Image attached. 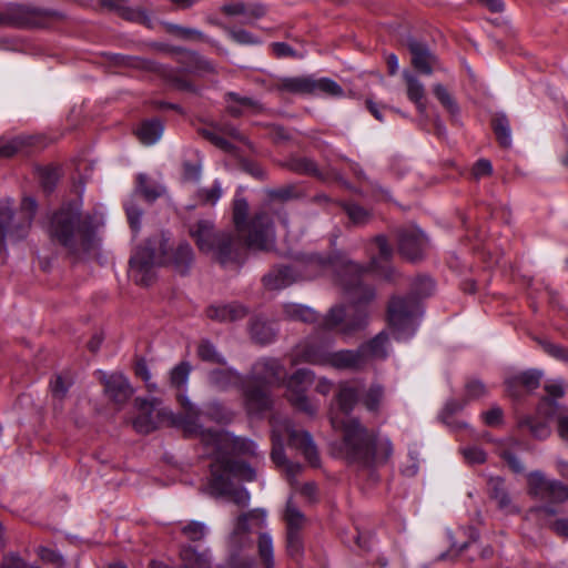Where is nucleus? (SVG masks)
I'll use <instances>...</instances> for the list:
<instances>
[{"label": "nucleus", "mask_w": 568, "mask_h": 568, "mask_svg": "<svg viewBox=\"0 0 568 568\" xmlns=\"http://www.w3.org/2000/svg\"><path fill=\"white\" fill-rule=\"evenodd\" d=\"M222 187L219 181H215L212 187L200 191V197L210 204H215L222 196Z\"/></svg>", "instance_id": "nucleus-53"}, {"label": "nucleus", "mask_w": 568, "mask_h": 568, "mask_svg": "<svg viewBox=\"0 0 568 568\" xmlns=\"http://www.w3.org/2000/svg\"><path fill=\"white\" fill-rule=\"evenodd\" d=\"M545 389L548 394V397L544 398L540 402V404L538 406V412H539V414H541L546 417H551L557 412L556 398H559L565 394L562 382L554 381V382L547 383L545 385Z\"/></svg>", "instance_id": "nucleus-28"}, {"label": "nucleus", "mask_w": 568, "mask_h": 568, "mask_svg": "<svg viewBox=\"0 0 568 568\" xmlns=\"http://www.w3.org/2000/svg\"><path fill=\"white\" fill-rule=\"evenodd\" d=\"M24 144V141L21 138H16L13 140L3 142L0 144V156L10 158L17 152H19Z\"/></svg>", "instance_id": "nucleus-56"}, {"label": "nucleus", "mask_w": 568, "mask_h": 568, "mask_svg": "<svg viewBox=\"0 0 568 568\" xmlns=\"http://www.w3.org/2000/svg\"><path fill=\"white\" fill-rule=\"evenodd\" d=\"M287 551L291 556H298L302 551V538L297 531L286 532Z\"/></svg>", "instance_id": "nucleus-57"}, {"label": "nucleus", "mask_w": 568, "mask_h": 568, "mask_svg": "<svg viewBox=\"0 0 568 568\" xmlns=\"http://www.w3.org/2000/svg\"><path fill=\"white\" fill-rule=\"evenodd\" d=\"M135 373L140 378H142L145 382L146 387L150 390L156 389V385L151 382V374L149 372L146 364L143 361L136 363Z\"/></svg>", "instance_id": "nucleus-60"}, {"label": "nucleus", "mask_w": 568, "mask_h": 568, "mask_svg": "<svg viewBox=\"0 0 568 568\" xmlns=\"http://www.w3.org/2000/svg\"><path fill=\"white\" fill-rule=\"evenodd\" d=\"M202 165L200 162H185L183 164V178L185 181L196 183L201 178Z\"/></svg>", "instance_id": "nucleus-55"}, {"label": "nucleus", "mask_w": 568, "mask_h": 568, "mask_svg": "<svg viewBox=\"0 0 568 568\" xmlns=\"http://www.w3.org/2000/svg\"><path fill=\"white\" fill-rule=\"evenodd\" d=\"M179 402L183 408L182 415H174L161 406L158 398L136 399L138 415L133 420V427L138 433L149 434L160 424L169 422L181 427L186 435L199 436L207 457L213 458L211 464V479L209 490L215 496H230L239 506H247L250 494L245 488H233L232 478L253 481L256 471L250 465L235 460L234 457L250 456L262 459L263 455L257 445L246 438L235 437L232 434L211 429H203L197 423L200 410L191 403L186 395H179Z\"/></svg>", "instance_id": "nucleus-1"}, {"label": "nucleus", "mask_w": 568, "mask_h": 568, "mask_svg": "<svg viewBox=\"0 0 568 568\" xmlns=\"http://www.w3.org/2000/svg\"><path fill=\"white\" fill-rule=\"evenodd\" d=\"M136 191H139L148 201L155 200L162 192L159 186L148 185V178L144 174H139L136 176Z\"/></svg>", "instance_id": "nucleus-45"}, {"label": "nucleus", "mask_w": 568, "mask_h": 568, "mask_svg": "<svg viewBox=\"0 0 568 568\" xmlns=\"http://www.w3.org/2000/svg\"><path fill=\"white\" fill-rule=\"evenodd\" d=\"M102 378L106 395L115 403H123L132 395V388L123 374L102 373Z\"/></svg>", "instance_id": "nucleus-19"}, {"label": "nucleus", "mask_w": 568, "mask_h": 568, "mask_svg": "<svg viewBox=\"0 0 568 568\" xmlns=\"http://www.w3.org/2000/svg\"><path fill=\"white\" fill-rule=\"evenodd\" d=\"M169 237L158 234L140 246L130 258V277L139 285L148 286L155 277V268L172 263L180 273H185L193 262V250L187 243L180 244L169 254Z\"/></svg>", "instance_id": "nucleus-7"}, {"label": "nucleus", "mask_w": 568, "mask_h": 568, "mask_svg": "<svg viewBox=\"0 0 568 568\" xmlns=\"http://www.w3.org/2000/svg\"><path fill=\"white\" fill-rule=\"evenodd\" d=\"M361 400L369 413L374 415L379 414L387 403L384 386L378 383H372L366 389H364Z\"/></svg>", "instance_id": "nucleus-26"}, {"label": "nucleus", "mask_w": 568, "mask_h": 568, "mask_svg": "<svg viewBox=\"0 0 568 568\" xmlns=\"http://www.w3.org/2000/svg\"><path fill=\"white\" fill-rule=\"evenodd\" d=\"M408 49L412 54V63L416 70L424 74H432L437 63L436 57L429 51L425 43L415 39H408Z\"/></svg>", "instance_id": "nucleus-18"}, {"label": "nucleus", "mask_w": 568, "mask_h": 568, "mask_svg": "<svg viewBox=\"0 0 568 568\" xmlns=\"http://www.w3.org/2000/svg\"><path fill=\"white\" fill-rule=\"evenodd\" d=\"M344 209L352 223L356 225L365 224L369 220L368 211L355 203H347Z\"/></svg>", "instance_id": "nucleus-44"}, {"label": "nucleus", "mask_w": 568, "mask_h": 568, "mask_svg": "<svg viewBox=\"0 0 568 568\" xmlns=\"http://www.w3.org/2000/svg\"><path fill=\"white\" fill-rule=\"evenodd\" d=\"M0 568H40L28 564L18 554L11 552L2 558Z\"/></svg>", "instance_id": "nucleus-51"}, {"label": "nucleus", "mask_w": 568, "mask_h": 568, "mask_svg": "<svg viewBox=\"0 0 568 568\" xmlns=\"http://www.w3.org/2000/svg\"><path fill=\"white\" fill-rule=\"evenodd\" d=\"M529 493L540 500L564 503L568 500V486L558 480H550L541 471L528 475Z\"/></svg>", "instance_id": "nucleus-13"}, {"label": "nucleus", "mask_w": 568, "mask_h": 568, "mask_svg": "<svg viewBox=\"0 0 568 568\" xmlns=\"http://www.w3.org/2000/svg\"><path fill=\"white\" fill-rule=\"evenodd\" d=\"M281 89L291 93L313 94L314 77L286 78L281 82Z\"/></svg>", "instance_id": "nucleus-32"}, {"label": "nucleus", "mask_w": 568, "mask_h": 568, "mask_svg": "<svg viewBox=\"0 0 568 568\" xmlns=\"http://www.w3.org/2000/svg\"><path fill=\"white\" fill-rule=\"evenodd\" d=\"M191 371L192 367L190 363L181 362L180 364H178L170 372L171 385L176 388L186 386Z\"/></svg>", "instance_id": "nucleus-39"}, {"label": "nucleus", "mask_w": 568, "mask_h": 568, "mask_svg": "<svg viewBox=\"0 0 568 568\" xmlns=\"http://www.w3.org/2000/svg\"><path fill=\"white\" fill-rule=\"evenodd\" d=\"M531 434L539 439H545L550 434V428L545 422L531 423L530 424Z\"/></svg>", "instance_id": "nucleus-63"}, {"label": "nucleus", "mask_w": 568, "mask_h": 568, "mask_svg": "<svg viewBox=\"0 0 568 568\" xmlns=\"http://www.w3.org/2000/svg\"><path fill=\"white\" fill-rule=\"evenodd\" d=\"M313 94H325L338 98L344 95V91L339 84L328 78H314Z\"/></svg>", "instance_id": "nucleus-38"}, {"label": "nucleus", "mask_w": 568, "mask_h": 568, "mask_svg": "<svg viewBox=\"0 0 568 568\" xmlns=\"http://www.w3.org/2000/svg\"><path fill=\"white\" fill-rule=\"evenodd\" d=\"M190 235L202 253L212 254L222 264L233 258V241L231 236L223 232H216L212 221H196L190 226Z\"/></svg>", "instance_id": "nucleus-11"}, {"label": "nucleus", "mask_w": 568, "mask_h": 568, "mask_svg": "<svg viewBox=\"0 0 568 568\" xmlns=\"http://www.w3.org/2000/svg\"><path fill=\"white\" fill-rule=\"evenodd\" d=\"M494 132L498 139V142L504 148L511 145V130L509 121L505 114H498L493 120Z\"/></svg>", "instance_id": "nucleus-36"}, {"label": "nucleus", "mask_w": 568, "mask_h": 568, "mask_svg": "<svg viewBox=\"0 0 568 568\" xmlns=\"http://www.w3.org/2000/svg\"><path fill=\"white\" fill-rule=\"evenodd\" d=\"M250 331L252 337L262 344L270 343L275 335L272 326L261 318H255L251 322Z\"/></svg>", "instance_id": "nucleus-37"}, {"label": "nucleus", "mask_w": 568, "mask_h": 568, "mask_svg": "<svg viewBox=\"0 0 568 568\" xmlns=\"http://www.w3.org/2000/svg\"><path fill=\"white\" fill-rule=\"evenodd\" d=\"M284 314L291 320H300L310 323L320 321V316L314 310L301 304L291 303L284 305Z\"/></svg>", "instance_id": "nucleus-35"}, {"label": "nucleus", "mask_w": 568, "mask_h": 568, "mask_svg": "<svg viewBox=\"0 0 568 568\" xmlns=\"http://www.w3.org/2000/svg\"><path fill=\"white\" fill-rule=\"evenodd\" d=\"M286 523L287 531H297L300 532L305 525V516L298 509V507L294 504L293 498L290 497L286 503V508L283 516Z\"/></svg>", "instance_id": "nucleus-33"}, {"label": "nucleus", "mask_w": 568, "mask_h": 568, "mask_svg": "<svg viewBox=\"0 0 568 568\" xmlns=\"http://www.w3.org/2000/svg\"><path fill=\"white\" fill-rule=\"evenodd\" d=\"M182 534L192 541L203 539L209 534V527L202 521H190L181 529Z\"/></svg>", "instance_id": "nucleus-42"}, {"label": "nucleus", "mask_w": 568, "mask_h": 568, "mask_svg": "<svg viewBox=\"0 0 568 568\" xmlns=\"http://www.w3.org/2000/svg\"><path fill=\"white\" fill-rule=\"evenodd\" d=\"M374 247L372 252H377L378 256H373L369 265V270L377 272L381 276L386 280H392V270L388 266L382 265L392 255V247L388 245L384 236H377L373 243Z\"/></svg>", "instance_id": "nucleus-23"}, {"label": "nucleus", "mask_w": 568, "mask_h": 568, "mask_svg": "<svg viewBox=\"0 0 568 568\" xmlns=\"http://www.w3.org/2000/svg\"><path fill=\"white\" fill-rule=\"evenodd\" d=\"M368 268L348 261L338 271V281L347 297L348 306H334L320 321V327L325 332L337 329L343 335H351L367 324V304L374 298V291L363 284V276Z\"/></svg>", "instance_id": "nucleus-4"}, {"label": "nucleus", "mask_w": 568, "mask_h": 568, "mask_svg": "<svg viewBox=\"0 0 568 568\" xmlns=\"http://www.w3.org/2000/svg\"><path fill=\"white\" fill-rule=\"evenodd\" d=\"M203 135L205 139H207L211 143H213L221 150L232 152L233 145L225 138L221 136L220 133L215 131L204 130Z\"/></svg>", "instance_id": "nucleus-54"}, {"label": "nucleus", "mask_w": 568, "mask_h": 568, "mask_svg": "<svg viewBox=\"0 0 568 568\" xmlns=\"http://www.w3.org/2000/svg\"><path fill=\"white\" fill-rule=\"evenodd\" d=\"M465 460L470 464H483L486 460V453L478 446H467L462 448Z\"/></svg>", "instance_id": "nucleus-50"}, {"label": "nucleus", "mask_w": 568, "mask_h": 568, "mask_svg": "<svg viewBox=\"0 0 568 568\" xmlns=\"http://www.w3.org/2000/svg\"><path fill=\"white\" fill-rule=\"evenodd\" d=\"M315 276V273L308 271L306 274L297 275L295 268L291 266H280L271 271L267 275L264 276V285L270 290H281L284 288L292 283H294L297 278H311Z\"/></svg>", "instance_id": "nucleus-17"}, {"label": "nucleus", "mask_w": 568, "mask_h": 568, "mask_svg": "<svg viewBox=\"0 0 568 568\" xmlns=\"http://www.w3.org/2000/svg\"><path fill=\"white\" fill-rule=\"evenodd\" d=\"M486 393H487V388L480 381H477V379L469 381L465 386L466 399H464V400L452 399V400L447 402V404L445 405L443 413H442L443 418L446 420V418L448 416L462 410L464 408V406L467 404V402L478 399V398L483 397L484 395H486Z\"/></svg>", "instance_id": "nucleus-20"}, {"label": "nucleus", "mask_w": 568, "mask_h": 568, "mask_svg": "<svg viewBox=\"0 0 568 568\" xmlns=\"http://www.w3.org/2000/svg\"><path fill=\"white\" fill-rule=\"evenodd\" d=\"M197 356L204 362L224 364L223 356L216 351L215 346L207 339L200 342L197 346Z\"/></svg>", "instance_id": "nucleus-40"}, {"label": "nucleus", "mask_w": 568, "mask_h": 568, "mask_svg": "<svg viewBox=\"0 0 568 568\" xmlns=\"http://www.w3.org/2000/svg\"><path fill=\"white\" fill-rule=\"evenodd\" d=\"M248 204L239 194L234 197L233 219L237 231L245 237L246 245L251 250L268 251L274 246V230L266 212L261 211L246 223Z\"/></svg>", "instance_id": "nucleus-9"}, {"label": "nucleus", "mask_w": 568, "mask_h": 568, "mask_svg": "<svg viewBox=\"0 0 568 568\" xmlns=\"http://www.w3.org/2000/svg\"><path fill=\"white\" fill-rule=\"evenodd\" d=\"M407 84V97L416 104L417 110L424 114L426 112V105L424 103L425 89L424 84L412 73L405 71L403 73Z\"/></svg>", "instance_id": "nucleus-30"}, {"label": "nucleus", "mask_w": 568, "mask_h": 568, "mask_svg": "<svg viewBox=\"0 0 568 568\" xmlns=\"http://www.w3.org/2000/svg\"><path fill=\"white\" fill-rule=\"evenodd\" d=\"M221 10L230 17H242L245 22L258 19L265 13V9L261 4L243 1L227 2Z\"/></svg>", "instance_id": "nucleus-22"}, {"label": "nucleus", "mask_w": 568, "mask_h": 568, "mask_svg": "<svg viewBox=\"0 0 568 568\" xmlns=\"http://www.w3.org/2000/svg\"><path fill=\"white\" fill-rule=\"evenodd\" d=\"M387 335L381 332L372 341L363 344L358 348V352L363 355V365L367 358H385L387 356Z\"/></svg>", "instance_id": "nucleus-29"}, {"label": "nucleus", "mask_w": 568, "mask_h": 568, "mask_svg": "<svg viewBox=\"0 0 568 568\" xmlns=\"http://www.w3.org/2000/svg\"><path fill=\"white\" fill-rule=\"evenodd\" d=\"M363 366V355L356 351H331L326 367L335 369H356Z\"/></svg>", "instance_id": "nucleus-25"}, {"label": "nucleus", "mask_w": 568, "mask_h": 568, "mask_svg": "<svg viewBox=\"0 0 568 568\" xmlns=\"http://www.w3.org/2000/svg\"><path fill=\"white\" fill-rule=\"evenodd\" d=\"M433 92L435 97L439 100V102L443 104V106L452 114L458 113V105L454 98L449 94L447 89L437 83L433 88Z\"/></svg>", "instance_id": "nucleus-43"}, {"label": "nucleus", "mask_w": 568, "mask_h": 568, "mask_svg": "<svg viewBox=\"0 0 568 568\" xmlns=\"http://www.w3.org/2000/svg\"><path fill=\"white\" fill-rule=\"evenodd\" d=\"M266 527V511L253 509L240 515L233 523L232 529L226 537L230 568H255V560L242 552L253 545V534H258L257 554L264 568H274L273 538L268 532H263Z\"/></svg>", "instance_id": "nucleus-5"}, {"label": "nucleus", "mask_w": 568, "mask_h": 568, "mask_svg": "<svg viewBox=\"0 0 568 568\" xmlns=\"http://www.w3.org/2000/svg\"><path fill=\"white\" fill-rule=\"evenodd\" d=\"M251 377L252 372L246 378H244L232 368H217L210 373L209 382L211 386L220 390H225L233 386H241L243 390V397L245 398V388L250 385Z\"/></svg>", "instance_id": "nucleus-16"}, {"label": "nucleus", "mask_w": 568, "mask_h": 568, "mask_svg": "<svg viewBox=\"0 0 568 568\" xmlns=\"http://www.w3.org/2000/svg\"><path fill=\"white\" fill-rule=\"evenodd\" d=\"M186 58L191 62V64L186 67V70L190 72L200 73L213 70L212 64L207 60L197 55L194 52H189L186 54Z\"/></svg>", "instance_id": "nucleus-46"}, {"label": "nucleus", "mask_w": 568, "mask_h": 568, "mask_svg": "<svg viewBox=\"0 0 568 568\" xmlns=\"http://www.w3.org/2000/svg\"><path fill=\"white\" fill-rule=\"evenodd\" d=\"M415 295L428 296L434 291V282L427 276H419L413 284Z\"/></svg>", "instance_id": "nucleus-52"}, {"label": "nucleus", "mask_w": 568, "mask_h": 568, "mask_svg": "<svg viewBox=\"0 0 568 568\" xmlns=\"http://www.w3.org/2000/svg\"><path fill=\"white\" fill-rule=\"evenodd\" d=\"M358 400V389L351 382L341 383L335 396L336 409L331 410L334 429L343 430V449L346 457L365 467L381 466L393 454L390 439L369 430L358 419L348 417Z\"/></svg>", "instance_id": "nucleus-2"}, {"label": "nucleus", "mask_w": 568, "mask_h": 568, "mask_svg": "<svg viewBox=\"0 0 568 568\" xmlns=\"http://www.w3.org/2000/svg\"><path fill=\"white\" fill-rule=\"evenodd\" d=\"M491 170H493L491 163L488 160L481 159V160H478L476 162V164L474 165L473 174L476 178H480V176L490 174Z\"/></svg>", "instance_id": "nucleus-64"}, {"label": "nucleus", "mask_w": 568, "mask_h": 568, "mask_svg": "<svg viewBox=\"0 0 568 568\" xmlns=\"http://www.w3.org/2000/svg\"><path fill=\"white\" fill-rule=\"evenodd\" d=\"M427 245L428 240L426 235L417 227L405 229L399 233V252L410 261L420 258Z\"/></svg>", "instance_id": "nucleus-15"}, {"label": "nucleus", "mask_w": 568, "mask_h": 568, "mask_svg": "<svg viewBox=\"0 0 568 568\" xmlns=\"http://www.w3.org/2000/svg\"><path fill=\"white\" fill-rule=\"evenodd\" d=\"M128 220L133 230H138L140 227L142 212L141 210L133 203L126 202L124 204Z\"/></svg>", "instance_id": "nucleus-59"}, {"label": "nucleus", "mask_w": 568, "mask_h": 568, "mask_svg": "<svg viewBox=\"0 0 568 568\" xmlns=\"http://www.w3.org/2000/svg\"><path fill=\"white\" fill-rule=\"evenodd\" d=\"M285 367L276 358H262L252 366L250 385L245 388V407L250 415H257L271 407V389L285 386L286 397L297 409L313 415L317 406L313 404L307 390L315 381V374L308 368L295 371L285 378Z\"/></svg>", "instance_id": "nucleus-3"}, {"label": "nucleus", "mask_w": 568, "mask_h": 568, "mask_svg": "<svg viewBox=\"0 0 568 568\" xmlns=\"http://www.w3.org/2000/svg\"><path fill=\"white\" fill-rule=\"evenodd\" d=\"M36 211L37 202L32 197L23 199L17 215H13L10 200L0 202V256L7 250V236L20 240L27 235Z\"/></svg>", "instance_id": "nucleus-10"}, {"label": "nucleus", "mask_w": 568, "mask_h": 568, "mask_svg": "<svg viewBox=\"0 0 568 568\" xmlns=\"http://www.w3.org/2000/svg\"><path fill=\"white\" fill-rule=\"evenodd\" d=\"M227 98V110L234 116L255 111L258 108L257 102L250 98H240L234 93H230Z\"/></svg>", "instance_id": "nucleus-34"}, {"label": "nucleus", "mask_w": 568, "mask_h": 568, "mask_svg": "<svg viewBox=\"0 0 568 568\" xmlns=\"http://www.w3.org/2000/svg\"><path fill=\"white\" fill-rule=\"evenodd\" d=\"M422 307L414 296L393 298L388 306V324L397 341L410 338L417 329Z\"/></svg>", "instance_id": "nucleus-12"}, {"label": "nucleus", "mask_w": 568, "mask_h": 568, "mask_svg": "<svg viewBox=\"0 0 568 568\" xmlns=\"http://www.w3.org/2000/svg\"><path fill=\"white\" fill-rule=\"evenodd\" d=\"M183 560V568H213L212 551L210 548H197L184 546L180 552Z\"/></svg>", "instance_id": "nucleus-21"}, {"label": "nucleus", "mask_w": 568, "mask_h": 568, "mask_svg": "<svg viewBox=\"0 0 568 568\" xmlns=\"http://www.w3.org/2000/svg\"><path fill=\"white\" fill-rule=\"evenodd\" d=\"M272 460L277 466L285 467L287 479L294 491L303 495L308 501L314 500L317 491L316 485L310 481L298 486L294 478L302 470V466L286 462L283 447L284 440H287L290 447L298 450L311 466L316 467L320 465V457L312 436L310 433L297 428L287 419L274 418L272 420Z\"/></svg>", "instance_id": "nucleus-6"}, {"label": "nucleus", "mask_w": 568, "mask_h": 568, "mask_svg": "<svg viewBox=\"0 0 568 568\" xmlns=\"http://www.w3.org/2000/svg\"><path fill=\"white\" fill-rule=\"evenodd\" d=\"M40 176L44 187L50 190L58 180V172L55 169L45 168L41 170Z\"/></svg>", "instance_id": "nucleus-62"}, {"label": "nucleus", "mask_w": 568, "mask_h": 568, "mask_svg": "<svg viewBox=\"0 0 568 568\" xmlns=\"http://www.w3.org/2000/svg\"><path fill=\"white\" fill-rule=\"evenodd\" d=\"M246 313L247 310L237 303L213 304L206 310L209 318L221 323L241 320Z\"/></svg>", "instance_id": "nucleus-24"}, {"label": "nucleus", "mask_w": 568, "mask_h": 568, "mask_svg": "<svg viewBox=\"0 0 568 568\" xmlns=\"http://www.w3.org/2000/svg\"><path fill=\"white\" fill-rule=\"evenodd\" d=\"M163 124L159 120H146L139 126L136 135L143 144L151 145L160 140L163 134Z\"/></svg>", "instance_id": "nucleus-31"}, {"label": "nucleus", "mask_w": 568, "mask_h": 568, "mask_svg": "<svg viewBox=\"0 0 568 568\" xmlns=\"http://www.w3.org/2000/svg\"><path fill=\"white\" fill-rule=\"evenodd\" d=\"M541 379V372L531 369L524 372L518 377L514 378V381H518L523 384L528 390H532L539 386Z\"/></svg>", "instance_id": "nucleus-48"}, {"label": "nucleus", "mask_w": 568, "mask_h": 568, "mask_svg": "<svg viewBox=\"0 0 568 568\" xmlns=\"http://www.w3.org/2000/svg\"><path fill=\"white\" fill-rule=\"evenodd\" d=\"M229 36L239 44L255 45L260 43L258 38L243 29H232L229 31Z\"/></svg>", "instance_id": "nucleus-49"}, {"label": "nucleus", "mask_w": 568, "mask_h": 568, "mask_svg": "<svg viewBox=\"0 0 568 568\" xmlns=\"http://www.w3.org/2000/svg\"><path fill=\"white\" fill-rule=\"evenodd\" d=\"M490 497L496 500L498 507L507 514L517 513L518 508L513 504L507 493L504 480L500 477L490 478L488 483Z\"/></svg>", "instance_id": "nucleus-27"}, {"label": "nucleus", "mask_w": 568, "mask_h": 568, "mask_svg": "<svg viewBox=\"0 0 568 568\" xmlns=\"http://www.w3.org/2000/svg\"><path fill=\"white\" fill-rule=\"evenodd\" d=\"M329 353L331 348L327 343L310 338L294 348L292 354V365L307 363L326 367Z\"/></svg>", "instance_id": "nucleus-14"}, {"label": "nucleus", "mask_w": 568, "mask_h": 568, "mask_svg": "<svg viewBox=\"0 0 568 568\" xmlns=\"http://www.w3.org/2000/svg\"><path fill=\"white\" fill-rule=\"evenodd\" d=\"M205 415L212 419L223 423L230 419V414L223 409V407L216 403H212L206 406Z\"/></svg>", "instance_id": "nucleus-58"}, {"label": "nucleus", "mask_w": 568, "mask_h": 568, "mask_svg": "<svg viewBox=\"0 0 568 568\" xmlns=\"http://www.w3.org/2000/svg\"><path fill=\"white\" fill-rule=\"evenodd\" d=\"M37 555L42 562L51 565L54 568H62L65 565L63 556L55 549L41 546L38 547Z\"/></svg>", "instance_id": "nucleus-41"}, {"label": "nucleus", "mask_w": 568, "mask_h": 568, "mask_svg": "<svg viewBox=\"0 0 568 568\" xmlns=\"http://www.w3.org/2000/svg\"><path fill=\"white\" fill-rule=\"evenodd\" d=\"M95 216L81 212V203L75 200L63 204L50 220V236L72 252L88 251L99 227Z\"/></svg>", "instance_id": "nucleus-8"}, {"label": "nucleus", "mask_w": 568, "mask_h": 568, "mask_svg": "<svg viewBox=\"0 0 568 568\" xmlns=\"http://www.w3.org/2000/svg\"><path fill=\"white\" fill-rule=\"evenodd\" d=\"M51 390H52V394L55 396V397H63L65 395V393L68 392V388H69V383L65 382L62 376H57L54 378V381L51 382Z\"/></svg>", "instance_id": "nucleus-61"}, {"label": "nucleus", "mask_w": 568, "mask_h": 568, "mask_svg": "<svg viewBox=\"0 0 568 568\" xmlns=\"http://www.w3.org/2000/svg\"><path fill=\"white\" fill-rule=\"evenodd\" d=\"M170 31L173 32L179 38L184 39V40H200V41L205 40L204 34L197 29L185 28V27H181L178 24H172V26H170Z\"/></svg>", "instance_id": "nucleus-47"}]
</instances>
